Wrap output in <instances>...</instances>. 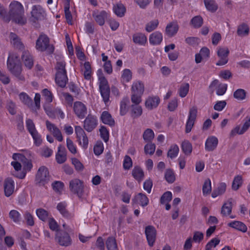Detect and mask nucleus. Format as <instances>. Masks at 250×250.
Returning a JSON list of instances; mask_svg holds the SVG:
<instances>
[{"label": "nucleus", "mask_w": 250, "mask_h": 250, "mask_svg": "<svg viewBox=\"0 0 250 250\" xmlns=\"http://www.w3.org/2000/svg\"><path fill=\"white\" fill-rule=\"evenodd\" d=\"M145 87L144 83L141 81L134 82L131 86V93L143 95Z\"/></svg>", "instance_id": "a878e982"}, {"label": "nucleus", "mask_w": 250, "mask_h": 250, "mask_svg": "<svg viewBox=\"0 0 250 250\" xmlns=\"http://www.w3.org/2000/svg\"><path fill=\"white\" fill-rule=\"evenodd\" d=\"M9 217L15 223L19 222L21 219V214L16 210H12L9 212Z\"/></svg>", "instance_id": "13d9d810"}, {"label": "nucleus", "mask_w": 250, "mask_h": 250, "mask_svg": "<svg viewBox=\"0 0 250 250\" xmlns=\"http://www.w3.org/2000/svg\"><path fill=\"white\" fill-rule=\"evenodd\" d=\"M19 99L21 102L30 107L33 104V101L32 99L25 92H21L19 95Z\"/></svg>", "instance_id": "f704fd0d"}, {"label": "nucleus", "mask_w": 250, "mask_h": 250, "mask_svg": "<svg viewBox=\"0 0 250 250\" xmlns=\"http://www.w3.org/2000/svg\"><path fill=\"white\" fill-rule=\"evenodd\" d=\"M172 193L170 191H167L163 194L160 199V202L161 204H165L168 203L172 199Z\"/></svg>", "instance_id": "e2e57ef3"}, {"label": "nucleus", "mask_w": 250, "mask_h": 250, "mask_svg": "<svg viewBox=\"0 0 250 250\" xmlns=\"http://www.w3.org/2000/svg\"><path fill=\"white\" fill-rule=\"evenodd\" d=\"M229 51L227 47L219 46L217 48V56L220 58L217 62V65H223L228 62V56Z\"/></svg>", "instance_id": "9d476101"}, {"label": "nucleus", "mask_w": 250, "mask_h": 250, "mask_svg": "<svg viewBox=\"0 0 250 250\" xmlns=\"http://www.w3.org/2000/svg\"><path fill=\"white\" fill-rule=\"evenodd\" d=\"M0 17L5 21L9 22L10 21V17L8 16V13L7 14L6 10L4 7L0 3Z\"/></svg>", "instance_id": "bf43d9fd"}, {"label": "nucleus", "mask_w": 250, "mask_h": 250, "mask_svg": "<svg viewBox=\"0 0 250 250\" xmlns=\"http://www.w3.org/2000/svg\"><path fill=\"white\" fill-rule=\"evenodd\" d=\"M65 63L64 61H61L58 62L56 63L55 68L57 70L56 73H66V71L65 68Z\"/></svg>", "instance_id": "680f3d73"}, {"label": "nucleus", "mask_w": 250, "mask_h": 250, "mask_svg": "<svg viewBox=\"0 0 250 250\" xmlns=\"http://www.w3.org/2000/svg\"><path fill=\"white\" fill-rule=\"evenodd\" d=\"M182 149L186 155H188L192 152V146L191 143L188 141H185L182 144Z\"/></svg>", "instance_id": "8fccbe9b"}, {"label": "nucleus", "mask_w": 250, "mask_h": 250, "mask_svg": "<svg viewBox=\"0 0 250 250\" xmlns=\"http://www.w3.org/2000/svg\"><path fill=\"white\" fill-rule=\"evenodd\" d=\"M189 85L188 83L182 84L178 90L179 96L182 98L186 97L189 91Z\"/></svg>", "instance_id": "603ef678"}, {"label": "nucleus", "mask_w": 250, "mask_h": 250, "mask_svg": "<svg viewBox=\"0 0 250 250\" xmlns=\"http://www.w3.org/2000/svg\"><path fill=\"white\" fill-rule=\"evenodd\" d=\"M197 112V110L196 107H193L190 109L186 125V132L187 133L190 132L196 118Z\"/></svg>", "instance_id": "ddd939ff"}, {"label": "nucleus", "mask_w": 250, "mask_h": 250, "mask_svg": "<svg viewBox=\"0 0 250 250\" xmlns=\"http://www.w3.org/2000/svg\"><path fill=\"white\" fill-rule=\"evenodd\" d=\"M242 185V178L241 176L237 175L233 179L232 184V188L234 190H237Z\"/></svg>", "instance_id": "5fc2aeb1"}, {"label": "nucleus", "mask_w": 250, "mask_h": 250, "mask_svg": "<svg viewBox=\"0 0 250 250\" xmlns=\"http://www.w3.org/2000/svg\"><path fill=\"white\" fill-rule=\"evenodd\" d=\"M165 178L168 183H173L175 180V176L173 171L171 169L166 170Z\"/></svg>", "instance_id": "3c124183"}, {"label": "nucleus", "mask_w": 250, "mask_h": 250, "mask_svg": "<svg viewBox=\"0 0 250 250\" xmlns=\"http://www.w3.org/2000/svg\"><path fill=\"white\" fill-rule=\"evenodd\" d=\"M36 48L41 52L46 51L49 54H52L54 51V46L50 43L49 38L43 34L39 36L36 43Z\"/></svg>", "instance_id": "7ed1b4c3"}, {"label": "nucleus", "mask_w": 250, "mask_h": 250, "mask_svg": "<svg viewBox=\"0 0 250 250\" xmlns=\"http://www.w3.org/2000/svg\"><path fill=\"white\" fill-rule=\"evenodd\" d=\"M163 40V35L159 31H156L150 35L149 41L151 44L159 45Z\"/></svg>", "instance_id": "4be33fe9"}, {"label": "nucleus", "mask_w": 250, "mask_h": 250, "mask_svg": "<svg viewBox=\"0 0 250 250\" xmlns=\"http://www.w3.org/2000/svg\"><path fill=\"white\" fill-rule=\"evenodd\" d=\"M227 185L225 183H221L219 184L217 189L214 190L212 193V197L215 198L217 196L223 194L226 190Z\"/></svg>", "instance_id": "a19ab883"}, {"label": "nucleus", "mask_w": 250, "mask_h": 250, "mask_svg": "<svg viewBox=\"0 0 250 250\" xmlns=\"http://www.w3.org/2000/svg\"><path fill=\"white\" fill-rule=\"evenodd\" d=\"M83 66V75L84 78L86 80H89L91 78L92 72L90 64L88 62H84Z\"/></svg>", "instance_id": "864d4df0"}, {"label": "nucleus", "mask_w": 250, "mask_h": 250, "mask_svg": "<svg viewBox=\"0 0 250 250\" xmlns=\"http://www.w3.org/2000/svg\"><path fill=\"white\" fill-rule=\"evenodd\" d=\"M132 72L129 69H125L122 71L121 78L122 83H125L129 82L132 79Z\"/></svg>", "instance_id": "58836bf2"}, {"label": "nucleus", "mask_w": 250, "mask_h": 250, "mask_svg": "<svg viewBox=\"0 0 250 250\" xmlns=\"http://www.w3.org/2000/svg\"><path fill=\"white\" fill-rule=\"evenodd\" d=\"M10 42L14 48L22 50L24 46L20 38L14 33H11L9 36Z\"/></svg>", "instance_id": "6ab92c4d"}, {"label": "nucleus", "mask_w": 250, "mask_h": 250, "mask_svg": "<svg viewBox=\"0 0 250 250\" xmlns=\"http://www.w3.org/2000/svg\"><path fill=\"white\" fill-rule=\"evenodd\" d=\"M75 131L79 144L83 148H87L88 145V139L84 131L81 126L77 125L75 127Z\"/></svg>", "instance_id": "0eeeda50"}, {"label": "nucleus", "mask_w": 250, "mask_h": 250, "mask_svg": "<svg viewBox=\"0 0 250 250\" xmlns=\"http://www.w3.org/2000/svg\"><path fill=\"white\" fill-rule=\"evenodd\" d=\"M98 75L99 82V89L103 101L105 104H107L109 100L110 88L108 82L102 74L101 69L98 70Z\"/></svg>", "instance_id": "20e7f679"}, {"label": "nucleus", "mask_w": 250, "mask_h": 250, "mask_svg": "<svg viewBox=\"0 0 250 250\" xmlns=\"http://www.w3.org/2000/svg\"><path fill=\"white\" fill-rule=\"evenodd\" d=\"M101 119L104 124L111 126H114L115 125L114 120L112 118L111 114L106 111H104L102 113Z\"/></svg>", "instance_id": "c85d7f7f"}, {"label": "nucleus", "mask_w": 250, "mask_h": 250, "mask_svg": "<svg viewBox=\"0 0 250 250\" xmlns=\"http://www.w3.org/2000/svg\"><path fill=\"white\" fill-rule=\"evenodd\" d=\"M228 225L231 228L243 232H246L247 230V227L246 225L240 221H234L229 223Z\"/></svg>", "instance_id": "2f4dec72"}, {"label": "nucleus", "mask_w": 250, "mask_h": 250, "mask_svg": "<svg viewBox=\"0 0 250 250\" xmlns=\"http://www.w3.org/2000/svg\"><path fill=\"white\" fill-rule=\"evenodd\" d=\"M250 28L248 24L242 23L238 26L237 34L239 36L244 37L248 35Z\"/></svg>", "instance_id": "c9c22d12"}, {"label": "nucleus", "mask_w": 250, "mask_h": 250, "mask_svg": "<svg viewBox=\"0 0 250 250\" xmlns=\"http://www.w3.org/2000/svg\"><path fill=\"white\" fill-rule=\"evenodd\" d=\"M142 94L131 93V101L132 104H139L142 102Z\"/></svg>", "instance_id": "338daca9"}, {"label": "nucleus", "mask_w": 250, "mask_h": 250, "mask_svg": "<svg viewBox=\"0 0 250 250\" xmlns=\"http://www.w3.org/2000/svg\"><path fill=\"white\" fill-rule=\"evenodd\" d=\"M66 206L65 202H61L58 204L57 208L63 217L69 218L71 217V215L66 209Z\"/></svg>", "instance_id": "e433bc0d"}, {"label": "nucleus", "mask_w": 250, "mask_h": 250, "mask_svg": "<svg viewBox=\"0 0 250 250\" xmlns=\"http://www.w3.org/2000/svg\"><path fill=\"white\" fill-rule=\"evenodd\" d=\"M156 230L152 226H148L146 227L145 234L148 244L149 246L152 247L156 241Z\"/></svg>", "instance_id": "f8f14e48"}, {"label": "nucleus", "mask_w": 250, "mask_h": 250, "mask_svg": "<svg viewBox=\"0 0 250 250\" xmlns=\"http://www.w3.org/2000/svg\"><path fill=\"white\" fill-rule=\"evenodd\" d=\"M56 160L59 164H62L66 160V150L61 145L58 147V151L56 155Z\"/></svg>", "instance_id": "bb28decb"}, {"label": "nucleus", "mask_w": 250, "mask_h": 250, "mask_svg": "<svg viewBox=\"0 0 250 250\" xmlns=\"http://www.w3.org/2000/svg\"><path fill=\"white\" fill-rule=\"evenodd\" d=\"M143 137L146 142H151L154 138V133L151 129L147 128L144 131Z\"/></svg>", "instance_id": "79ce46f5"}, {"label": "nucleus", "mask_w": 250, "mask_h": 250, "mask_svg": "<svg viewBox=\"0 0 250 250\" xmlns=\"http://www.w3.org/2000/svg\"><path fill=\"white\" fill-rule=\"evenodd\" d=\"M13 158L15 160H19L21 161L23 166L24 168L27 170H30L32 167L31 162L27 160L24 155L21 154H14L13 155Z\"/></svg>", "instance_id": "412c9836"}, {"label": "nucleus", "mask_w": 250, "mask_h": 250, "mask_svg": "<svg viewBox=\"0 0 250 250\" xmlns=\"http://www.w3.org/2000/svg\"><path fill=\"white\" fill-rule=\"evenodd\" d=\"M56 239L62 246L67 247L71 244V239L68 233L60 230L56 233Z\"/></svg>", "instance_id": "6e6552de"}, {"label": "nucleus", "mask_w": 250, "mask_h": 250, "mask_svg": "<svg viewBox=\"0 0 250 250\" xmlns=\"http://www.w3.org/2000/svg\"><path fill=\"white\" fill-rule=\"evenodd\" d=\"M159 23V21L157 19L151 21L146 24L145 29L147 32H151L157 28Z\"/></svg>", "instance_id": "37998d69"}, {"label": "nucleus", "mask_w": 250, "mask_h": 250, "mask_svg": "<svg viewBox=\"0 0 250 250\" xmlns=\"http://www.w3.org/2000/svg\"><path fill=\"white\" fill-rule=\"evenodd\" d=\"M179 30V26L177 23L175 21H172L167 24L166 29L165 33L169 37L174 36Z\"/></svg>", "instance_id": "aec40b11"}, {"label": "nucleus", "mask_w": 250, "mask_h": 250, "mask_svg": "<svg viewBox=\"0 0 250 250\" xmlns=\"http://www.w3.org/2000/svg\"><path fill=\"white\" fill-rule=\"evenodd\" d=\"M69 188L70 191L76 194L79 197H81L83 193L84 185L82 181L75 178L70 181Z\"/></svg>", "instance_id": "39448f33"}, {"label": "nucleus", "mask_w": 250, "mask_h": 250, "mask_svg": "<svg viewBox=\"0 0 250 250\" xmlns=\"http://www.w3.org/2000/svg\"><path fill=\"white\" fill-rule=\"evenodd\" d=\"M179 147L176 145H172L167 152V157L173 159L177 157L179 153Z\"/></svg>", "instance_id": "49530a36"}, {"label": "nucleus", "mask_w": 250, "mask_h": 250, "mask_svg": "<svg viewBox=\"0 0 250 250\" xmlns=\"http://www.w3.org/2000/svg\"><path fill=\"white\" fill-rule=\"evenodd\" d=\"M233 97L237 100H243L246 98V91L243 89H238L233 93Z\"/></svg>", "instance_id": "09e8293b"}, {"label": "nucleus", "mask_w": 250, "mask_h": 250, "mask_svg": "<svg viewBox=\"0 0 250 250\" xmlns=\"http://www.w3.org/2000/svg\"><path fill=\"white\" fill-rule=\"evenodd\" d=\"M132 175L139 183L144 178V173L143 169L138 166H135L132 170Z\"/></svg>", "instance_id": "cd10ccee"}, {"label": "nucleus", "mask_w": 250, "mask_h": 250, "mask_svg": "<svg viewBox=\"0 0 250 250\" xmlns=\"http://www.w3.org/2000/svg\"><path fill=\"white\" fill-rule=\"evenodd\" d=\"M45 12L43 8L40 5H34L32 7L31 11L32 18L34 22L42 20L44 17Z\"/></svg>", "instance_id": "dca6fc26"}, {"label": "nucleus", "mask_w": 250, "mask_h": 250, "mask_svg": "<svg viewBox=\"0 0 250 250\" xmlns=\"http://www.w3.org/2000/svg\"><path fill=\"white\" fill-rule=\"evenodd\" d=\"M203 23V20L200 16H195L190 21V24L195 28L200 27Z\"/></svg>", "instance_id": "c03bdc74"}, {"label": "nucleus", "mask_w": 250, "mask_h": 250, "mask_svg": "<svg viewBox=\"0 0 250 250\" xmlns=\"http://www.w3.org/2000/svg\"><path fill=\"white\" fill-rule=\"evenodd\" d=\"M93 17L96 22L100 26L103 25L105 20L107 18V14L105 11H94L92 14Z\"/></svg>", "instance_id": "a211bd4d"}, {"label": "nucleus", "mask_w": 250, "mask_h": 250, "mask_svg": "<svg viewBox=\"0 0 250 250\" xmlns=\"http://www.w3.org/2000/svg\"><path fill=\"white\" fill-rule=\"evenodd\" d=\"M134 200L138 201L142 207L146 206L149 203L148 198L145 194L142 193H139L136 195L134 199L133 200V201H134Z\"/></svg>", "instance_id": "4c0bfd02"}, {"label": "nucleus", "mask_w": 250, "mask_h": 250, "mask_svg": "<svg viewBox=\"0 0 250 250\" xmlns=\"http://www.w3.org/2000/svg\"><path fill=\"white\" fill-rule=\"evenodd\" d=\"M4 191L5 195L7 197L11 196L14 191L15 183L12 179L7 178L4 181Z\"/></svg>", "instance_id": "2eb2a0df"}, {"label": "nucleus", "mask_w": 250, "mask_h": 250, "mask_svg": "<svg viewBox=\"0 0 250 250\" xmlns=\"http://www.w3.org/2000/svg\"><path fill=\"white\" fill-rule=\"evenodd\" d=\"M98 125L97 118L92 115L89 114L83 122V128L88 132H91L96 128Z\"/></svg>", "instance_id": "9b49d317"}, {"label": "nucleus", "mask_w": 250, "mask_h": 250, "mask_svg": "<svg viewBox=\"0 0 250 250\" xmlns=\"http://www.w3.org/2000/svg\"><path fill=\"white\" fill-rule=\"evenodd\" d=\"M202 190L204 195H208L211 192V184L209 179H207L205 181L203 186Z\"/></svg>", "instance_id": "de8ad7c7"}, {"label": "nucleus", "mask_w": 250, "mask_h": 250, "mask_svg": "<svg viewBox=\"0 0 250 250\" xmlns=\"http://www.w3.org/2000/svg\"><path fill=\"white\" fill-rule=\"evenodd\" d=\"M218 140L213 136L208 137L205 143V148L207 151H212L214 150L218 145Z\"/></svg>", "instance_id": "f3484780"}, {"label": "nucleus", "mask_w": 250, "mask_h": 250, "mask_svg": "<svg viewBox=\"0 0 250 250\" xmlns=\"http://www.w3.org/2000/svg\"><path fill=\"white\" fill-rule=\"evenodd\" d=\"M66 146L68 150L73 154H75L77 153V149L76 146L73 142L69 138L66 139Z\"/></svg>", "instance_id": "69168bd1"}, {"label": "nucleus", "mask_w": 250, "mask_h": 250, "mask_svg": "<svg viewBox=\"0 0 250 250\" xmlns=\"http://www.w3.org/2000/svg\"><path fill=\"white\" fill-rule=\"evenodd\" d=\"M113 10L116 15L121 17L124 15L125 9L123 5L118 4L114 6Z\"/></svg>", "instance_id": "6e6d98bb"}, {"label": "nucleus", "mask_w": 250, "mask_h": 250, "mask_svg": "<svg viewBox=\"0 0 250 250\" xmlns=\"http://www.w3.org/2000/svg\"><path fill=\"white\" fill-rule=\"evenodd\" d=\"M46 125L47 129L52 133L58 141L62 142L63 140L62 132L57 126L48 121H46Z\"/></svg>", "instance_id": "4468645a"}, {"label": "nucleus", "mask_w": 250, "mask_h": 250, "mask_svg": "<svg viewBox=\"0 0 250 250\" xmlns=\"http://www.w3.org/2000/svg\"><path fill=\"white\" fill-rule=\"evenodd\" d=\"M106 246L108 250H116L117 249V245L115 238L113 237H108L106 241Z\"/></svg>", "instance_id": "a18cd8bd"}, {"label": "nucleus", "mask_w": 250, "mask_h": 250, "mask_svg": "<svg viewBox=\"0 0 250 250\" xmlns=\"http://www.w3.org/2000/svg\"><path fill=\"white\" fill-rule=\"evenodd\" d=\"M7 68L19 81H25V78L21 74V65L17 55L13 54L9 56L7 60Z\"/></svg>", "instance_id": "f03ea898"}, {"label": "nucleus", "mask_w": 250, "mask_h": 250, "mask_svg": "<svg viewBox=\"0 0 250 250\" xmlns=\"http://www.w3.org/2000/svg\"><path fill=\"white\" fill-rule=\"evenodd\" d=\"M22 60L26 67L31 69L33 65V57L28 51H25L22 55Z\"/></svg>", "instance_id": "b1692460"}, {"label": "nucleus", "mask_w": 250, "mask_h": 250, "mask_svg": "<svg viewBox=\"0 0 250 250\" xmlns=\"http://www.w3.org/2000/svg\"><path fill=\"white\" fill-rule=\"evenodd\" d=\"M132 40L135 44L140 45H145L147 42V38L146 36L142 33H136L133 34Z\"/></svg>", "instance_id": "5701e85b"}, {"label": "nucleus", "mask_w": 250, "mask_h": 250, "mask_svg": "<svg viewBox=\"0 0 250 250\" xmlns=\"http://www.w3.org/2000/svg\"><path fill=\"white\" fill-rule=\"evenodd\" d=\"M160 103V99L159 97H149L146 101L145 105L146 107L149 109H152L156 108Z\"/></svg>", "instance_id": "393cba45"}, {"label": "nucleus", "mask_w": 250, "mask_h": 250, "mask_svg": "<svg viewBox=\"0 0 250 250\" xmlns=\"http://www.w3.org/2000/svg\"><path fill=\"white\" fill-rule=\"evenodd\" d=\"M24 13V7L20 2L13 0L9 4L8 16L10 17V20L19 24H24L26 22Z\"/></svg>", "instance_id": "f257e3e1"}, {"label": "nucleus", "mask_w": 250, "mask_h": 250, "mask_svg": "<svg viewBox=\"0 0 250 250\" xmlns=\"http://www.w3.org/2000/svg\"><path fill=\"white\" fill-rule=\"evenodd\" d=\"M55 80L59 86L61 87H65L68 81L66 73H56Z\"/></svg>", "instance_id": "c756f323"}, {"label": "nucleus", "mask_w": 250, "mask_h": 250, "mask_svg": "<svg viewBox=\"0 0 250 250\" xmlns=\"http://www.w3.org/2000/svg\"><path fill=\"white\" fill-rule=\"evenodd\" d=\"M220 240L217 238H214L208 242L206 246V250H211L212 247H215L219 244Z\"/></svg>", "instance_id": "774afa93"}, {"label": "nucleus", "mask_w": 250, "mask_h": 250, "mask_svg": "<svg viewBox=\"0 0 250 250\" xmlns=\"http://www.w3.org/2000/svg\"><path fill=\"white\" fill-rule=\"evenodd\" d=\"M131 116L133 118H137L141 116L143 113V109L139 104L131 105Z\"/></svg>", "instance_id": "473e14b6"}, {"label": "nucleus", "mask_w": 250, "mask_h": 250, "mask_svg": "<svg viewBox=\"0 0 250 250\" xmlns=\"http://www.w3.org/2000/svg\"><path fill=\"white\" fill-rule=\"evenodd\" d=\"M128 102V99L127 97L124 98L121 101L120 103V114L122 116L125 115L127 111V104Z\"/></svg>", "instance_id": "4d7b16f0"}, {"label": "nucleus", "mask_w": 250, "mask_h": 250, "mask_svg": "<svg viewBox=\"0 0 250 250\" xmlns=\"http://www.w3.org/2000/svg\"><path fill=\"white\" fill-rule=\"evenodd\" d=\"M204 2L208 11L214 12L217 10L218 5L214 0H204Z\"/></svg>", "instance_id": "ea45409f"}, {"label": "nucleus", "mask_w": 250, "mask_h": 250, "mask_svg": "<svg viewBox=\"0 0 250 250\" xmlns=\"http://www.w3.org/2000/svg\"><path fill=\"white\" fill-rule=\"evenodd\" d=\"M233 201V199L230 198L223 204L221 208V214L223 216H227L230 214L232 210Z\"/></svg>", "instance_id": "7c9ffc66"}, {"label": "nucleus", "mask_w": 250, "mask_h": 250, "mask_svg": "<svg viewBox=\"0 0 250 250\" xmlns=\"http://www.w3.org/2000/svg\"><path fill=\"white\" fill-rule=\"evenodd\" d=\"M36 214L39 218L42 221H47L51 217V214L43 208H40L36 210Z\"/></svg>", "instance_id": "72a5a7b5"}, {"label": "nucleus", "mask_w": 250, "mask_h": 250, "mask_svg": "<svg viewBox=\"0 0 250 250\" xmlns=\"http://www.w3.org/2000/svg\"><path fill=\"white\" fill-rule=\"evenodd\" d=\"M26 126L29 132L33 134L34 132L37 131L35 128V124L33 121L31 119H27L26 121Z\"/></svg>", "instance_id": "0e129e2a"}, {"label": "nucleus", "mask_w": 250, "mask_h": 250, "mask_svg": "<svg viewBox=\"0 0 250 250\" xmlns=\"http://www.w3.org/2000/svg\"><path fill=\"white\" fill-rule=\"evenodd\" d=\"M73 110L77 117L80 119H83L85 117L87 113L86 105L80 101H76L74 103Z\"/></svg>", "instance_id": "423d86ee"}, {"label": "nucleus", "mask_w": 250, "mask_h": 250, "mask_svg": "<svg viewBox=\"0 0 250 250\" xmlns=\"http://www.w3.org/2000/svg\"><path fill=\"white\" fill-rule=\"evenodd\" d=\"M49 174L47 168L41 167L39 169L36 175V181L41 185H44L49 180Z\"/></svg>", "instance_id": "1a4fd4ad"}, {"label": "nucleus", "mask_w": 250, "mask_h": 250, "mask_svg": "<svg viewBox=\"0 0 250 250\" xmlns=\"http://www.w3.org/2000/svg\"><path fill=\"white\" fill-rule=\"evenodd\" d=\"M156 146L154 144L148 143L144 147V151L146 154L150 155L153 154L155 152Z\"/></svg>", "instance_id": "052dcab7"}]
</instances>
